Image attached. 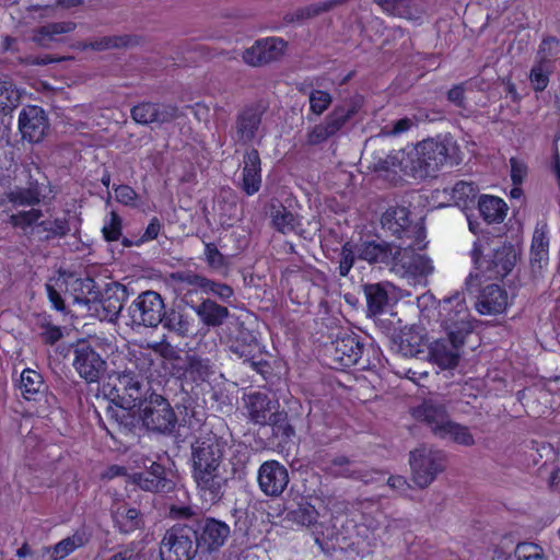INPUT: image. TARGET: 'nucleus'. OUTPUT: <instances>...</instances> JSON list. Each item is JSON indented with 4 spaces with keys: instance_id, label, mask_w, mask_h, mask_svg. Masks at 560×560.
I'll list each match as a JSON object with an SVG mask.
<instances>
[{
    "instance_id": "24",
    "label": "nucleus",
    "mask_w": 560,
    "mask_h": 560,
    "mask_svg": "<svg viewBox=\"0 0 560 560\" xmlns=\"http://www.w3.org/2000/svg\"><path fill=\"white\" fill-rule=\"evenodd\" d=\"M413 417L425 423L435 436L441 434L451 421L446 405L434 398L424 399L416 407L413 409Z\"/></svg>"
},
{
    "instance_id": "34",
    "label": "nucleus",
    "mask_w": 560,
    "mask_h": 560,
    "mask_svg": "<svg viewBox=\"0 0 560 560\" xmlns=\"http://www.w3.org/2000/svg\"><path fill=\"white\" fill-rule=\"evenodd\" d=\"M478 191L479 189L476 184L458 180L453 187L443 188L442 194L446 198L445 205L454 203L460 208H469L475 203Z\"/></svg>"
},
{
    "instance_id": "64",
    "label": "nucleus",
    "mask_w": 560,
    "mask_h": 560,
    "mask_svg": "<svg viewBox=\"0 0 560 560\" xmlns=\"http://www.w3.org/2000/svg\"><path fill=\"white\" fill-rule=\"evenodd\" d=\"M173 279L183 284L190 285L201 290L206 277L195 273L192 271H177L173 273Z\"/></svg>"
},
{
    "instance_id": "51",
    "label": "nucleus",
    "mask_w": 560,
    "mask_h": 560,
    "mask_svg": "<svg viewBox=\"0 0 560 560\" xmlns=\"http://www.w3.org/2000/svg\"><path fill=\"white\" fill-rule=\"evenodd\" d=\"M86 542L88 539L85 535L83 533L75 532L72 536L60 540L54 546L51 560L62 559L73 552L75 549L84 546Z\"/></svg>"
},
{
    "instance_id": "1",
    "label": "nucleus",
    "mask_w": 560,
    "mask_h": 560,
    "mask_svg": "<svg viewBox=\"0 0 560 560\" xmlns=\"http://www.w3.org/2000/svg\"><path fill=\"white\" fill-rule=\"evenodd\" d=\"M228 448V441L212 432L196 438L190 445L191 477L200 497L211 504L221 501L225 492L223 462Z\"/></svg>"
},
{
    "instance_id": "33",
    "label": "nucleus",
    "mask_w": 560,
    "mask_h": 560,
    "mask_svg": "<svg viewBox=\"0 0 560 560\" xmlns=\"http://www.w3.org/2000/svg\"><path fill=\"white\" fill-rule=\"evenodd\" d=\"M477 208L480 217L488 224L502 223L509 211L508 203L504 199L488 194H482L478 197Z\"/></svg>"
},
{
    "instance_id": "46",
    "label": "nucleus",
    "mask_w": 560,
    "mask_h": 560,
    "mask_svg": "<svg viewBox=\"0 0 560 560\" xmlns=\"http://www.w3.org/2000/svg\"><path fill=\"white\" fill-rule=\"evenodd\" d=\"M396 351L402 357L412 358L423 352L422 337L411 330L401 331L394 339Z\"/></svg>"
},
{
    "instance_id": "52",
    "label": "nucleus",
    "mask_w": 560,
    "mask_h": 560,
    "mask_svg": "<svg viewBox=\"0 0 560 560\" xmlns=\"http://www.w3.org/2000/svg\"><path fill=\"white\" fill-rule=\"evenodd\" d=\"M272 429V434L279 438L282 442H287L294 435V429L288 420L287 412L277 411L273 417L267 423Z\"/></svg>"
},
{
    "instance_id": "12",
    "label": "nucleus",
    "mask_w": 560,
    "mask_h": 560,
    "mask_svg": "<svg viewBox=\"0 0 560 560\" xmlns=\"http://www.w3.org/2000/svg\"><path fill=\"white\" fill-rule=\"evenodd\" d=\"M366 348L359 335L354 332L339 334L332 342V359L341 366L359 365L361 370L369 366V360L363 359Z\"/></svg>"
},
{
    "instance_id": "22",
    "label": "nucleus",
    "mask_w": 560,
    "mask_h": 560,
    "mask_svg": "<svg viewBox=\"0 0 560 560\" xmlns=\"http://www.w3.org/2000/svg\"><path fill=\"white\" fill-rule=\"evenodd\" d=\"M132 481L141 490L153 493H166L175 487L171 472L156 462H151L143 471L133 474Z\"/></svg>"
},
{
    "instance_id": "35",
    "label": "nucleus",
    "mask_w": 560,
    "mask_h": 560,
    "mask_svg": "<svg viewBox=\"0 0 560 560\" xmlns=\"http://www.w3.org/2000/svg\"><path fill=\"white\" fill-rule=\"evenodd\" d=\"M126 358L127 363L121 372L142 378L148 377L154 363L153 354L149 349L141 347L129 349Z\"/></svg>"
},
{
    "instance_id": "53",
    "label": "nucleus",
    "mask_w": 560,
    "mask_h": 560,
    "mask_svg": "<svg viewBox=\"0 0 560 560\" xmlns=\"http://www.w3.org/2000/svg\"><path fill=\"white\" fill-rule=\"evenodd\" d=\"M404 162L399 161L396 155H387L374 163L373 170L378 173H385V177L392 183H397L400 175L396 171L397 167L402 171Z\"/></svg>"
},
{
    "instance_id": "58",
    "label": "nucleus",
    "mask_w": 560,
    "mask_h": 560,
    "mask_svg": "<svg viewBox=\"0 0 560 560\" xmlns=\"http://www.w3.org/2000/svg\"><path fill=\"white\" fill-rule=\"evenodd\" d=\"M122 220L120 215L112 211L110 218L107 223L104 224L102 233L106 242H116L121 236Z\"/></svg>"
},
{
    "instance_id": "21",
    "label": "nucleus",
    "mask_w": 560,
    "mask_h": 560,
    "mask_svg": "<svg viewBox=\"0 0 560 560\" xmlns=\"http://www.w3.org/2000/svg\"><path fill=\"white\" fill-rule=\"evenodd\" d=\"M267 106L261 102H255L245 105L236 115L235 129L237 139L243 144H249L254 141L261 126L262 117Z\"/></svg>"
},
{
    "instance_id": "60",
    "label": "nucleus",
    "mask_w": 560,
    "mask_h": 560,
    "mask_svg": "<svg viewBox=\"0 0 560 560\" xmlns=\"http://www.w3.org/2000/svg\"><path fill=\"white\" fill-rule=\"evenodd\" d=\"M560 51V40L555 36H547L542 38L538 52L537 58H547L550 59L556 57Z\"/></svg>"
},
{
    "instance_id": "32",
    "label": "nucleus",
    "mask_w": 560,
    "mask_h": 560,
    "mask_svg": "<svg viewBox=\"0 0 560 560\" xmlns=\"http://www.w3.org/2000/svg\"><path fill=\"white\" fill-rule=\"evenodd\" d=\"M508 304V292L499 284H489L482 290L476 308L482 315H495L503 313Z\"/></svg>"
},
{
    "instance_id": "29",
    "label": "nucleus",
    "mask_w": 560,
    "mask_h": 560,
    "mask_svg": "<svg viewBox=\"0 0 560 560\" xmlns=\"http://www.w3.org/2000/svg\"><path fill=\"white\" fill-rule=\"evenodd\" d=\"M465 342H459L454 336L435 340L430 346V358L442 370H452L458 365L460 350Z\"/></svg>"
},
{
    "instance_id": "11",
    "label": "nucleus",
    "mask_w": 560,
    "mask_h": 560,
    "mask_svg": "<svg viewBox=\"0 0 560 560\" xmlns=\"http://www.w3.org/2000/svg\"><path fill=\"white\" fill-rule=\"evenodd\" d=\"M151 393L155 392L151 389L149 383L144 382V378L118 372L113 387L112 401L139 408Z\"/></svg>"
},
{
    "instance_id": "61",
    "label": "nucleus",
    "mask_w": 560,
    "mask_h": 560,
    "mask_svg": "<svg viewBox=\"0 0 560 560\" xmlns=\"http://www.w3.org/2000/svg\"><path fill=\"white\" fill-rule=\"evenodd\" d=\"M116 200L128 207H136L138 195L136 190L129 185H118L115 188Z\"/></svg>"
},
{
    "instance_id": "55",
    "label": "nucleus",
    "mask_w": 560,
    "mask_h": 560,
    "mask_svg": "<svg viewBox=\"0 0 560 560\" xmlns=\"http://www.w3.org/2000/svg\"><path fill=\"white\" fill-rule=\"evenodd\" d=\"M358 256L370 264H384L388 267L393 247H359Z\"/></svg>"
},
{
    "instance_id": "25",
    "label": "nucleus",
    "mask_w": 560,
    "mask_h": 560,
    "mask_svg": "<svg viewBox=\"0 0 560 560\" xmlns=\"http://www.w3.org/2000/svg\"><path fill=\"white\" fill-rule=\"evenodd\" d=\"M130 113L137 124H165L173 121L177 117L178 108L171 104L141 102L135 105Z\"/></svg>"
},
{
    "instance_id": "54",
    "label": "nucleus",
    "mask_w": 560,
    "mask_h": 560,
    "mask_svg": "<svg viewBox=\"0 0 560 560\" xmlns=\"http://www.w3.org/2000/svg\"><path fill=\"white\" fill-rule=\"evenodd\" d=\"M310 113L320 116L332 103V96L329 92L323 90H312L308 94Z\"/></svg>"
},
{
    "instance_id": "27",
    "label": "nucleus",
    "mask_w": 560,
    "mask_h": 560,
    "mask_svg": "<svg viewBox=\"0 0 560 560\" xmlns=\"http://www.w3.org/2000/svg\"><path fill=\"white\" fill-rule=\"evenodd\" d=\"M261 183V159L258 150L250 148L243 154L240 188L246 196H253L260 190Z\"/></svg>"
},
{
    "instance_id": "18",
    "label": "nucleus",
    "mask_w": 560,
    "mask_h": 560,
    "mask_svg": "<svg viewBox=\"0 0 560 560\" xmlns=\"http://www.w3.org/2000/svg\"><path fill=\"white\" fill-rule=\"evenodd\" d=\"M355 114L353 107L336 106L320 124L315 125L306 136V141L311 145H317L325 142L330 137L338 133L345 125Z\"/></svg>"
},
{
    "instance_id": "16",
    "label": "nucleus",
    "mask_w": 560,
    "mask_h": 560,
    "mask_svg": "<svg viewBox=\"0 0 560 560\" xmlns=\"http://www.w3.org/2000/svg\"><path fill=\"white\" fill-rule=\"evenodd\" d=\"M73 368L88 383L98 382L106 372V362L100 353L86 342H80L73 351Z\"/></svg>"
},
{
    "instance_id": "17",
    "label": "nucleus",
    "mask_w": 560,
    "mask_h": 560,
    "mask_svg": "<svg viewBox=\"0 0 560 560\" xmlns=\"http://www.w3.org/2000/svg\"><path fill=\"white\" fill-rule=\"evenodd\" d=\"M190 525H195L198 547L210 552L220 549L231 533L226 523L214 517L195 520Z\"/></svg>"
},
{
    "instance_id": "41",
    "label": "nucleus",
    "mask_w": 560,
    "mask_h": 560,
    "mask_svg": "<svg viewBox=\"0 0 560 560\" xmlns=\"http://www.w3.org/2000/svg\"><path fill=\"white\" fill-rule=\"evenodd\" d=\"M43 217L44 213L40 209L31 208L12 213L8 219V223L12 229L21 231L23 234H31L35 237V230L38 221Z\"/></svg>"
},
{
    "instance_id": "56",
    "label": "nucleus",
    "mask_w": 560,
    "mask_h": 560,
    "mask_svg": "<svg viewBox=\"0 0 560 560\" xmlns=\"http://www.w3.org/2000/svg\"><path fill=\"white\" fill-rule=\"evenodd\" d=\"M201 292L206 294H213L221 301L228 302L233 295L234 290L226 283L218 282L206 277Z\"/></svg>"
},
{
    "instance_id": "49",
    "label": "nucleus",
    "mask_w": 560,
    "mask_h": 560,
    "mask_svg": "<svg viewBox=\"0 0 560 560\" xmlns=\"http://www.w3.org/2000/svg\"><path fill=\"white\" fill-rule=\"evenodd\" d=\"M364 294L366 298L369 313L372 315L382 314L388 303L387 291L378 283L365 284Z\"/></svg>"
},
{
    "instance_id": "57",
    "label": "nucleus",
    "mask_w": 560,
    "mask_h": 560,
    "mask_svg": "<svg viewBox=\"0 0 560 560\" xmlns=\"http://www.w3.org/2000/svg\"><path fill=\"white\" fill-rule=\"evenodd\" d=\"M514 553L518 560H545L544 550L534 542L517 544Z\"/></svg>"
},
{
    "instance_id": "42",
    "label": "nucleus",
    "mask_w": 560,
    "mask_h": 560,
    "mask_svg": "<svg viewBox=\"0 0 560 560\" xmlns=\"http://www.w3.org/2000/svg\"><path fill=\"white\" fill-rule=\"evenodd\" d=\"M230 350L244 360L254 359V354H260L258 340L247 329H240L237 336L231 341Z\"/></svg>"
},
{
    "instance_id": "63",
    "label": "nucleus",
    "mask_w": 560,
    "mask_h": 560,
    "mask_svg": "<svg viewBox=\"0 0 560 560\" xmlns=\"http://www.w3.org/2000/svg\"><path fill=\"white\" fill-rule=\"evenodd\" d=\"M550 243V229L545 219L538 220L532 237L530 245H549Z\"/></svg>"
},
{
    "instance_id": "8",
    "label": "nucleus",
    "mask_w": 560,
    "mask_h": 560,
    "mask_svg": "<svg viewBox=\"0 0 560 560\" xmlns=\"http://www.w3.org/2000/svg\"><path fill=\"white\" fill-rule=\"evenodd\" d=\"M128 315L131 325L156 327L165 315L161 295L154 291H145L129 305Z\"/></svg>"
},
{
    "instance_id": "19",
    "label": "nucleus",
    "mask_w": 560,
    "mask_h": 560,
    "mask_svg": "<svg viewBox=\"0 0 560 560\" xmlns=\"http://www.w3.org/2000/svg\"><path fill=\"white\" fill-rule=\"evenodd\" d=\"M128 299L127 288L118 282L108 283L100 298L92 305V310L101 319L115 322L122 311Z\"/></svg>"
},
{
    "instance_id": "37",
    "label": "nucleus",
    "mask_w": 560,
    "mask_h": 560,
    "mask_svg": "<svg viewBox=\"0 0 560 560\" xmlns=\"http://www.w3.org/2000/svg\"><path fill=\"white\" fill-rule=\"evenodd\" d=\"M287 517L289 521L301 526H314L313 535L315 544L325 551L324 541L319 536L317 526L318 512L313 505L310 503L301 504L296 509L290 511Z\"/></svg>"
},
{
    "instance_id": "3",
    "label": "nucleus",
    "mask_w": 560,
    "mask_h": 560,
    "mask_svg": "<svg viewBox=\"0 0 560 560\" xmlns=\"http://www.w3.org/2000/svg\"><path fill=\"white\" fill-rule=\"evenodd\" d=\"M195 525L175 524L168 528L161 542V560H194L198 552Z\"/></svg>"
},
{
    "instance_id": "4",
    "label": "nucleus",
    "mask_w": 560,
    "mask_h": 560,
    "mask_svg": "<svg viewBox=\"0 0 560 560\" xmlns=\"http://www.w3.org/2000/svg\"><path fill=\"white\" fill-rule=\"evenodd\" d=\"M141 423L150 432L171 435L177 425V416L168 399L158 393L151 395L138 408Z\"/></svg>"
},
{
    "instance_id": "10",
    "label": "nucleus",
    "mask_w": 560,
    "mask_h": 560,
    "mask_svg": "<svg viewBox=\"0 0 560 560\" xmlns=\"http://www.w3.org/2000/svg\"><path fill=\"white\" fill-rule=\"evenodd\" d=\"M388 267L392 271L401 277L428 276L432 273L434 267L432 260L421 253H417L415 247H393Z\"/></svg>"
},
{
    "instance_id": "6",
    "label": "nucleus",
    "mask_w": 560,
    "mask_h": 560,
    "mask_svg": "<svg viewBox=\"0 0 560 560\" xmlns=\"http://www.w3.org/2000/svg\"><path fill=\"white\" fill-rule=\"evenodd\" d=\"M441 326L447 336H454L459 342L472 331L474 326L469 319L470 314L462 293L456 292L445 298L440 304Z\"/></svg>"
},
{
    "instance_id": "62",
    "label": "nucleus",
    "mask_w": 560,
    "mask_h": 560,
    "mask_svg": "<svg viewBox=\"0 0 560 560\" xmlns=\"http://www.w3.org/2000/svg\"><path fill=\"white\" fill-rule=\"evenodd\" d=\"M390 15L405 16L409 0H375Z\"/></svg>"
},
{
    "instance_id": "2",
    "label": "nucleus",
    "mask_w": 560,
    "mask_h": 560,
    "mask_svg": "<svg viewBox=\"0 0 560 560\" xmlns=\"http://www.w3.org/2000/svg\"><path fill=\"white\" fill-rule=\"evenodd\" d=\"M456 147L447 138H428L418 142L410 152L402 166L405 175L418 180L434 178L443 166L457 165L453 160L452 151Z\"/></svg>"
},
{
    "instance_id": "44",
    "label": "nucleus",
    "mask_w": 560,
    "mask_h": 560,
    "mask_svg": "<svg viewBox=\"0 0 560 560\" xmlns=\"http://www.w3.org/2000/svg\"><path fill=\"white\" fill-rule=\"evenodd\" d=\"M20 387L26 400H37L46 388L43 376L32 369H25L21 373Z\"/></svg>"
},
{
    "instance_id": "59",
    "label": "nucleus",
    "mask_w": 560,
    "mask_h": 560,
    "mask_svg": "<svg viewBox=\"0 0 560 560\" xmlns=\"http://www.w3.org/2000/svg\"><path fill=\"white\" fill-rule=\"evenodd\" d=\"M45 288H46V292H47L48 299H49L52 307L58 312L66 313L67 307H66L65 301L61 296V291H65V287H59L57 284V278H55V279H50L45 284Z\"/></svg>"
},
{
    "instance_id": "43",
    "label": "nucleus",
    "mask_w": 560,
    "mask_h": 560,
    "mask_svg": "<svg viewBox=\"0 0 560 560\" xmlns=\"http://www.w3.org/2000/svg\"><path fill=\"white\" fill-rule=\"evenodd\" d=\"M75 27V23L71 21L48 23L35 28L32 39L40 46H48L57 35L71 33Z\"/></svg>"
},
{
    "instance_id": "23",
    "label": "nucleus",
    "mask_w": 560,
    "mask_h": 560,
    "mask_svg": "<svg viewBox=\"0 0 560 560\" xmlns=\"http://www.w3.org/2000/svg\"><path fill=\"white\" fill-rule=\"evenodd\" d=\"M258 485L268 497H279L289 483V472L278 460H267L258 469Z\"/></svg>"
},
{
    "instance_id": "7",
    "label": "nucleus",
    "mask_w": 560,
    "mask_h": 560,
    "mask_svg": "<svg viewBox=\"0 0 560 560\" xmlns=\"http://www.w3.org/2000/svg\"><path fill=\"white\" fill-rule=\"evenodd\" d=\"M471 258L476 268L488 279L504 278L516 261L513 247H474Z\"/></svg>"
},
{
    "instance_id": "50",
    "label": "nucleus",
    "mask_w": 560,
    "mask_h": 560,
    "mask_svg": "<svg viewBox=\"0 0 560 560\" xmlns=\"http://www.w3.org/2000/svg\"><path fill=\"white\" fill-rule=\"evenodd\" d=\"M358 464L352 462L347 456H336L328 462L324 468V471L335 478H349L353 479L357 474Z\"/></svg>"
},
{
    "instance_id": "48",
    "label": "nucleus",
    "mask_w": 560,
    "mask_h": 560,
    "mask_svg": "<svg viewBox=\"0 0 560 560\" xmlns=\"http://www.w3.org/2000/svg\"><path fill=\"white\" fill-rule=\"evenodd\" d=\"M438 438L448 439L452 442L466 447H471L476 444V440L472 433L470 432V429L453 420H451L450 423L446 424V427L444 428L442 433L438 435Z\"/></svg>"
},
{
    "instance_id": "5",
    "label": "nucleus",
    "mask_w": 560,
    "mask_h": 560,
    "mask_svg": "<svg viewBox=\"0 0 560 560\" xmlns=\"http://www.w3.org/2000/svg\"><path fill=\"white\" fill-rule=\"evenodd\" d=\"M406 207H389L381 218L383 229L408 245H428L427 231L422 222H412Z\"/></svg>"
},
{
    "instance_id": "15",
    "label": "nucleus",
    "mask_w": 560,
    "mask_h": 560,
    "mask_svg": "<svg viewBox=\"0 0 560 560\" xmlns=\"http://www.w3.org/2000/svg\"><path fill=\"white\" fill-rule=\"evenodd\" d=\"M106 417L113 429H107V432L113 438L115 433L124 436L136 435L142 427L141 412L137 406H124L112 401L106 408Z\"/></svg>"
},
{
    "instance_id": "36",
    "label": "nucleus",
    "mask_w": 560,
    "mask_h": 560,
    "mask_svg": "<svg viewBox=\"0 0 560 560\" xmlns=\"http://www.w3.org/2000/svg\"><path fill=\"white\" fill-rule=\"evenodd\" d=\"M70 222L67 215L40 219L35 230V238L50 241L61 238L70 232Z\"/></svg>"
},
{
    "instance_id": "9",
    "label": "nucleus",
    "mask_w": 560,
    "mask_h": 560,
    "mask_svg": "<svg viewBox=\"0 0 560 560\" xmlns=\"http://www.w3.org/2000/svg\"><path fill=\"white\" fill-rule=\"evenodd\" d=\"M410 467L413 481L420 487L425 488L444 469V454L425 446L410 452Z\"/></svg>"
},
{
    "instance_id": "20",
    "label": "nucleus",
    "mask_w": 560,
    "mask_h": 560,
    "mask_svg": "<svg viewBox=\"0 0 560 560\" xmlns=\"http://www.w3.org/2000/svg\"><path fill=\"white\" fill-rule=\"evenodd\" d=\"M19 129L24 140L40 142L49 130L46 112L37 105L25 106L19 115Z\"/></svg>"
},
{
    "instance_id": "28",
    "label": "nucleus",
    "mask_w": 560,
    "mask_h": 560,
    "mask_svg": "<svg viewBox=\"0 0 560 560\" xmlns=\"http://www.w3.org/2000/svg\"><path fill=\"white\" fill-rule=\"evenodd\" d=\"M295 198L288 194L284 198L273 197L268 203V214L272 226L283 234L293 232L296 225V215L290 210Z\"/></svg>"
},
{
    "instance_id": "26",
    "label": "nucleus",
    "mask_w": 560,
    "mask_h": 560,
    "mask_svg": "<svg viewBox=\"0 0 560 560\" xmlns=\"http://www.w3.org/2000/svg\"><path fill=\"white\" fill-rule=\"evenodd\" d=\"M114 527L120 534H131L143 528L144 517L141 511L125 500H115L110 506Z\"/></svg>"
},
{
    "instance_id": "31",
    "label": "nucleus",
    "mask_w": 560,
    "mask_h": 560,
    "mask_svg": "<svg viewBox=\"0 0 560 560\" xmlns=\"http://www.w3.org/2000/svg\"><path fill=\"white\" fill-rule=\"evenodd\" d=\"M4 196L13 208H35V206H38L42 202L44 197L43 184H40L36 178L30 176L25 187L16 186L15 188L7 191Z\"/></svg>"
},
{
    "instance_id": "14",
    "label": "nucleus",
    "mask_w": 560,
    "mask_h": 560,
    "mask_svg": "<svg viewBox=\"0 0 560 560\" xmlns=\"http://www.w3.org/2000/svg\"><path fill=\"white\" fill-rule=\"evenodd\" d=\"M57 284L65 287V292L72 296L74 303L86 305L90 311L100 298V288L89 276L81 277L62 271L57 277Z\"/></svg>"
},
{
    "instance_id": "40",
    "label": "nucleus",
    "mask_w": 560,
    "mask_h": 560,
    "mask_svg": "<svg viewBox=\"0 0 560 560\" xmlns=\"http://www.w3.org/2000/svg\"><path fill=\"white\" fill-rule=\"evenodd\" d=\"M195 312L205 325L211 327L221 326L230 314L228 307L222 306L210 299H207L197 305L195 307Z\"/></svg>"
},
{
    "instance_id": "38",
    "label": "nucleus",
    "mask_w": 560,
    "mask_h": 560,
    "mask_svg": "<svg viewBox=\"0 0 560 560\" xmlns=\"http://www.w3.org/2000/svg\"><path fill=\"white\" fill-rule=\"evenodd\" d=\"M213 374V366L209 359L197 355H187L183 366V376L194 383L207 382Z\"/></svg>"
},
{
    "instance_id": "30",
    "label": "nucleus",
    "mask_w": 560,
    "mask_h": 560,
    "mask_svg": "<svg viewBox=\"0 0 560 560\" xmlns=\"http://www.w3.org/2000/svg\"><path fill=\"white\" fill-rule=\"evenodd\" d=\"M244 405L248 419L258 425H267L273 413L277 412L278 404L267 394L261 392L249 393L244 396Z\"/></svg>"
},
{
    "instance_id": "13",
    "label": "nucleus",
    "mask_w": 560,
    "mask_h": 560,
    "mask_svg": "<svg viewBox=\"0 0 560 560\" xmlns=\"http://www.w3.org/2000/svg\"><path fill=\"white\" fill-rule=\"evenodd\" d=\"M288 49V42L281 37L270 36L257 39L243 52L245 63L261 67L281 60Z\"/></svg>"
},
{
    "instance_id": "39",
    "label": "nucleus",
    "mask_w": 560,
    "mask_h": 560,
    "mask_svg": "<svg viewBox=\"0 0 560 560\" xmlns=\"http://www.w3.org/2000/svg\"><path fill=\"white\" fill-rule=\"evenodd\" d=\"M135 44H137L136 36L125 34L104 36L94 40L79 42L78 47L82 50L91 49L95 51H104L115 48H125Z\"/></svg>"
},
{
    "instance_id": "47",
    "label": "nucleus",
    "mask_w": 560,
    "mask_h": 560,
    "mask_svg": "<svg viewBox=\"0 0 560 560\" xmlns=\"http://www.w3.org/2000/svg\"><path fill=\"white\" fill-rule=\"evenodd\" d=\"M233 257V255L222 254L218 247H206L203 253V258L210 271L222 277H226L230 273Z\"/></svg>"
},
{
    "instance_id": "45",
    "label": "nucleus",
    "mask_w": 560,
    "mask_h": 560,
    "mask_svg": "<svg viewBox=\"0 0 560 560\" xmlns=\"http://www.w3.org/2000/svg\"><path fill=\"white\" fill-rule=\"evenodd\" d=\"M552 60L537 58L529 72V81L535 92H542L549 84L552 73Z\"/></svg>"
}]
</instances>
